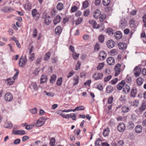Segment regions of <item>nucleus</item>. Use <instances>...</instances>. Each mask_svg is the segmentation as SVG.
<instances>
[{"instance_id": "1", "label": "nucleus", "mask_w": 146, "mask_h": 146, "mask_svg": "<svg viewBox=\"0 0 146 146\" xmlns=\"http://www.w3.org/2000/svg\"><path fill=\"white\" fill-rule=\"evenodd\" d=\"M121 66V64L118 63L115 66L114 69L115 71V73L114 74V75L115 76H117L120 72L121 71V69H120Z\"/></svg>"}, {"instance_id": "2", "label": "nucleus", "mask_w": 146, "mask_h": 146, "mask_svg": "<svg viewBox=\"0 0 146 146\" xmlns=\"http://www.w3.org/2000/svg\"><path fill=\"white\" fill-rule=\"evenodd\" d=\"M45 122V117H42L41 118L39 119L36 122V126L40 127Z\"/></svg>"}, {"instance_id": "3", "label": "nucleus", "mask_w": 146, "mask_h": 146, "mask_svg": "<svg viewBox=\"0 0 146 146\" xmlns=\"http://www.w3.org/2000/svg\"><path fill=\"white\" fill-rule=\"evenodd\" d=\"M27 61L23 59V57L21 56L20 58L19 61V65L21 67H23L25 66L27 62Z\"/></svg>"}, {"instance_id": "4", "label": "nucleus", "mask_w": 146, "mask_h": 146, "mask_svg": "<svg viewBox=\"0 0 146 146\" xmlns=\"http://www.w3.org/2000/svg\"><path fill=\"white\" fill-rule=\"evenodd\" d=\"M125 124L123 123H119L117 127L118 131L120 132H123L125 129Z\"/></svg>"}, {"instance_id": "5", "label": "nucleus", "mask_w": 146, "mask_h": 146, "mask_svg": "<svg viewBox=\"0 0 146 146\" xmlns=\"http://www.w3.org/2000/svg\"><path fill=\"white\" fill-rule=\"evenodd\" d=\"M106 44L108 48H111L114 46L115 43L113 40H110L107 41Z\"/></svg>"}, {"instance_id": "6", "label": "nucleus", "mask_w": 146, "mask_h": 146, "mask_svg": "<svg viewBox=\"0 0 146 146\" xmlns=\"http://www.w3.org/2000/svg\"><path fill=\"white\" fill-rule=\"evenodd\" d=\"M103 76L102 73H95L93 75L92 77L96 80L101 79Z\"/></svg>"}, {"instance_id": "7", "label": "nucleus", "mask_w": 146, "mask_h": 146, "mask_svg": "<svg viewBox=\"0 0 146 146\" xmlns=\"http://www.w3.org/2000/svg\"><path fill=\"white\" fill-rule=\"evenodd\" d=\"M134 74L136 77H137L139 75L141 71V68L138 67L136 66L134 70Z\"/></svg>"}, {"instance_id": "8", "label": "nucleus", "mask_w": 146, "mask_h": 146, "mask_svg": "<svg viewBox=\"0 0 146 146\" xmlns=\"http://www.w3.org/2000/svg\"><path fill=\"white\" fill-rule=\"evenodd\" d=\"M13 98L12 95L10 93H6L4 96L5 100L9 102L11 101Z\"/></svg>"}, {"instance_id": "9", "label": "nucleus", "mask_w": 146, "mask_h": 146, "mask_svg": "<svg viewBox=\"0 0 146 146\" xmlns=\"http://www.w3.org/2000/svg\"><path fill=\"white\" fill-rule=\"evenodd\" d=\"M127 22L125 19H122L120 21L119 23V28L122 29L125 28Z\"/></svg>"}, {"instance_id": "10", "label": "nucleus", "mask_w": 146, "mask_h": 146, "mask_svg": "<svg viewBox=\"0 0 146 146\" xmlns=\"http://www.w3.org/2000/svg\"><path fill=\"white\" fill-rule=\"evenodd\" d=\"M106 61L108 64L110 65H113L115 63V60L112 57H110L108 58Z\"/></svg>"}, {"instance_id": "11", "label": "nucleus", "mask_w": 146, "mask_h": 146, "mask_svg": "<svg viewBox=\"0 0 146 146\" xmlns=\"http://www.w3.org/2000/svg\"><path fill=\"white\" fill-rule=\"evenodd\" d=\"M119 48L120 50H125L127 47V44L123 42H120L118 44Z\"/></svg>"}, {"instance_id": "12", "label": "nucleus", "mask_w": 146, "mask_h": 146, "mask_svg": "<svg viewBox=\"0 0 146 146\" xmlns=\"http://www.w3.org/2000/svg\"><path fill=\"white\" fill-rule=\"evenodd\" d=\"M13 133L15 135H23L26 134L24 130H18L15 131H13Z\"/></svg>"}, {"instance_id": "13", "label": "nucleus", "mask_w": 146, "mask_h": 146, "mask_svg": "<svg viewBox=\"0 0 146 146\" xmlns=\"http://www.w3.org/2000/svg\"><path fill=\"white\" fill-rule=\"evenodd\" d=\"M99 59L101 60H104L106 56V54L104 51H100L99 53Z\"/></svg>"}, {"instance_id": "14", "label": "nucleus", "mask_w": 146, "mask_h": 146, "mask_svg": "<svg viewBox=\"0 0 146 146\" xmlns=\"http://www.w3.org/2000/svg\"><path fill=\"white\" fill-rule=\"evenodd\" d=\"M125 84V82L124 80H122L118 84L117 86V89L119 90H121L122 88L124 87Z\"/></svg>"}, {"instance_id": "15", "label": "nucleus", "mask_w": 146, "mask_h": 146, "mask_svg": "<svg viewBox=\"0 0 146 146\" xmlns=\"http://www.w3.org/2000/svg\"><path fill=\"white\" fill-rule=\"evenodd\" d=\"M142 127L139 125H137L135 128V132L137 133H141L142 131Z\"/></svg>"}, {"instance_id": "16", "label": "nucleus", "mask_w": 146, "mask_h": 146, "mask_svg": "<svg viewBox=\"0 0 146 146\" xmlns=\"http://www.w3.org/2000/svg\"><path fill=\"white\" fill-rule=\"evenodd\" d=\"M101 14V12L99 9H96L93 13L94 17L96 19L98 18Z\"/></svg>"}, {"instance_id": "17", "label": "nucleus", "mask_w": 146, "mask_h": 146, "mask_svg": "<svg viewBox=\"0 0 146 146\" xmlns=\"http://www.w3.org/2000/svg\"><path fill=\"white\" fill-rule=\"evenodd\" d=\"M15 79L12 78H8L5 81L6 84L9 85H11L13 84L15 82Z\"/></svg>"}, {"instance_id": "18", "label": "nucleus", "mask_w": 146, "mask_h": 146, "mask_svg": "<svg viewBox=\"0 0 146 146\" xmlns=\"http://www.w3.org/2000/svg\"><path fill=\"white\" fill-rule=\"evenodd\" d=\"M130 90V87L128 85H125L123 89V91L125 94H127L129 92Z\"/></svg>"}, {"instance_id": "19", "label": "nucleus", "mask_w": 146, "mask_h": 146, "mask_svg": "<svg viewBox=\"0 0 146 146\" xmlns=\"http://www.w3.org/2000/svg\"><path fill=\"white\" fill-rule=\"evenodd\" d=\"M61 19V18L60 15H58L54 18L53 20L54 24L56 25L58 23L60 22Z\"/></svg>"}, {"instance_id": "20", "label": "nucleus", "mask_w": 146, "mask_h": 146, "mask_svg": "<svg viewBox=\"0 0 146 146\" xmlns=\"http://www.w3.org/2000/svg\"><path fill=\"white\" fill-rule=\"evenodd\" d=\"M114 36L116 39H120L122 36V33L120 31H117L114 34Z\"/></svg>"}, {"instance_id": "21", "label": "nucleus", "mask_w": 146, "mask_h": 146, "mask_svg": "<svg viewBox=\"0 0 146 146\" xmlns=\"http://www.w3.org/2000/svg\"><path fill=\"white\" fill-rule=\"evenodd\" d=\"M136 89L134 87L133 88L131 92L130 96L131 97H135L136 94Z\"/></svg>"}, {"instance_id": "22", "label": "nucleus", "mask_w": 146, "mask_h": 146, "mask_svg": "<svg viewBox=\"0 0 146 146\" xmlns=\"http://www.w3.org/2000/svg\"><path fill=\"white\" fill-rule=\"evenodd\" d=\"M62 32L61 27L60 26H57L55 29V32L56 35H60Z\"/></svg>"}, {"instance_id": "23", "label": "nucleus", "mask_w": 146, "mask_h": 146, "mask_svg": "<svg viewBox=\"0 0 146 146\" xmlns=\"http://www.w3.org/2000/svg\"><path fill=\"white\" fill-rule=\"evenodd\" d=\"M143 79L141 77H138L136 80V82L137 84L139 86L141 85L143 83Z\"/></svg>"}, {"instance_id": "24", "label": "nucleus", "mask_w": 146, "mask_h": 146, "mask_svg": "<svg viewBox=\"0 0 146 146\" xmlns=\"http://www.w3.org/2000/svg\"><path fill=\"white\" fill-rule=\"evenodd\" d=\"M129 110V108L125 106H123L121 108L122 112L123 113H125L127 112Z\"/></svg>"}, {"instance_id": "25", "label": "nucleus", "mask_w": 146, "mask_h": 146, "mask_svg": "<svg viewBox=\"0 0 146 146\" xmlns=\"http://www.w3.org/2000/svg\"><path fill=\"white\" fill-rule=\"evenodd\" d=\"M113 87L111 86H108L106 88L107 92L108 93H111L113 91Z\"/></svg>"}, {"instance_id": "26", "label": "nucleus", "mask_w": 146, "mask_h": 146, "mask_svg": "<svg viewBox=\"0 0 146 146\" xmlns=\"http://www.w3.org/2000/svg\"><path fill=\"white\" fill-rule=\"evenodd\" d=\"M4 127L6 128L11 129L13 127V125L11 122H7L5 123Z\"/></svg>"}, {"instance_id": "27", "label": "nucleus", "mask_w": 146, "mask_h": 146, "mask_svg": "<svg viewBox=\"0 0 146 146\" xmlns=\"http://www.w3.org/2000/svg\"><path fill=\"white\" fill-rule=\"evenodd\" d=\"M102 143V140L100 138L98 139L96 141L95 143V146H100Z\"/></svg>"}, {"instance_id": "28", "label": "nucleus", "mask_w": 146, "mask_h": 146, "mask_svg": "<svg viewBox=\"0 0 146 146\" xmlns=\"http://www.w3.org/2000/svg\"><path fill=\"white\" fill-rule=\"evenodd\" d=\"M89 23L92 25L93 28L95 29L96 28V26L97 24L95 21L93 20H90L89 21Z\"/></svg>"}, {"instance_id": "29", "label": "nucleus", "mask_w": 146, "mask_h": 146, "mask_svg": "<svg viewBox=\"0 0 146 146\" xmlns=\"http://www.w3.org/2000/svg\"><path fill=\"white\" fill-rule=\"evenodd\" d=\"M63 4L62 3H59L57 6V8L59 11L61 10L63 8Z\"/></svg>"}, {"instance_id": "30", "label": "nucleus", "mask_w": 146, "mask_h": 146, "mask_svg": "<svg viewBox=\"0 0 146 146\" xmlns=\"http://www.w3.org/2000/svg\"><path fill=\"white\" fill-rule=\"evenodd\" d=\"M13 10V9L10 7H5L3 9V11L4 12H7L8 11Z\"/></svg>"}, {"instance_id": "31", "label": "nucleus", "mask_w": 146, "mask_h": 146, "mask_svg": "<svg viewBox=\"0 0 146 146\" xmlns=\"http://www.w3.org/2000/svg\"><path fill=\"white\" fill-rule=\"evenodd\" d=\"M99 41L101 43L103 42L104 40V37L103 35H99L98 37Z\"/></svg>"}, {"instance_id": "32", "label": "nucleus", "mask_w": 146, "mask_h": 146, "mask_svg": "<svg viewBox=\"0 0 146 146\" xmlns=\"http://www.w3.org/2000/svg\"><path fill=\"white\" fill-rule=\"evenodd\" d=\"M56 76L55 75L51 76L50 79V83H53L56 80Z\"/></svg>"}, {"instance_id": "33", "label": "nucleus", "mask_w": 146, "mask_h": 146, "mask_svg": "<svg viewBox=\"0 0 146 146\" xmlns=\"http://www.w3.org/2000/svg\"><path fill=\"white\" fill-rule=\"evenodd\" d=\"M99 17L100 21L101 22H102L106 19V15L105 14H103L100 16H99Z\"/></svg>"}, {"instance_id": "34", "label": "nucleus", "mask_w": 146, "mask_h": 146, "mask_svg": "<svg viewBox=\"0 0 146 146\" xmlns=\"http://www.w3.org/2000/svg\"><path fill=\"white\" fill-rule=\"evenodd\" d=\"M94 49V50L95 51L98 52L99 50L100 49V44L98 43H96L95 45Z\"/></svg>"}, {"instance_id": "35", "label": "nucleus", "mask_w": 146, "mask_h": 146, "mask_svg": "<svg viewBox=\"0 0 146 146\" xmlns=\"http://www.w3.org/2000/svg\"><path fill=\"white\" fill-rule=\"evenodd\" d=\"M109 129L107 128L104 129L103 132V135L104 137H106L108 136L109 134Z\"/></svg>"}, {"instance_id": "36", "label": "nucleus", "mask_w": 146, "mask_h": 146, "mask_svg": "<svg viewBox=\"0 0 146 146\" xmlns=\"http://www.w3.org/2000/svg\"><path fill=\"white\" fill-rule=\"evenodd\" d=\"M128 126L130 129H132L134 127V125L131 121H129L128 123Z\"/></svg>"}, {"instance_id": "37", "label": "nucleus", "mask_w": 146, "mask_h": 146, "mask_svg": "<svg viewBox=\"0 0 146 146\" xmlns=\"http://www.w3.org/2000/svg\"><path fill=\"white\" fill-rule=\"evenodd\" d=\"M110 3V0H103V5L106 6L108 5Z\"/></svg>"}, {"instance_id": "38", "label": "nucleus", "mask_w": 146, "mask_h": 146, "mask_svg": "<svg viewBox=\"0 0 146 146\" xmlns=\"http://www.w3.org/2000/svg\"><path fill=\"white\" fill-rule=\"evenodd\" d=\"M89 3L88 1L86 0L84 1L83 4V7L84 9H86L88 7Z\"/></svg>"}, {"instance_id": "39", "label": "nucleus", "mask_w": 146, "mask_h": 146, "mask_svg": "<svg viewBox=\"0 0 146 146\" xmlns=\"http://www.w3.org/2000/svg\"><path fill=\"white\" fill-rule=\"evenodd\" d=\"M51 21L50 17L49 16H46V25H48Z\"/></svg>"}, {"instance_id": "40", "label": "nucleus", "mask_w": 146, "mask_h": 146, "mask_svg": "<svg viewBox=\"0 0 146 146\" xmlns=\"http://www.w3.org/2000/svg\"><path fill=\"white\" fill-rule=\"evenodd\" d=\"M79 78L78 76H76L74 79V82L73 83L74 86L77 85L79 82Z\"/></svg>"}, {"instance_id": "41", "label": "nucleus", "mask_w": 146, "mask_h": 146, "mask_svg": "<svg viewBox=\"0 0 146 146\" xmlns=\"http://www.w3.org/2000/svg\"><path fill=\"white\" fill-rule=\"evenodd\" d=\"M62 78L60 77L57 80L56 82V84L58 86H60L62 84Z\"/></svg>"}, {"instance_id": "42", "label": "nucleus", "mask_w": 146, "mask_h": 146, "mask_svg": "<svg viewBox=\"0 0 146 146\" xmlns=\"http://www.w3.org/2000/svg\"><path fill=\"white\" fill-rule=\"evenodd\" d=\"M79 56V54L76 53V52H74L73 53L72 56L75 60H77Z\"/></svg>"}, {"instance_id": "43", "label": "nucleus", "mask_w": 146, "mask_h": 146, "mask_svg": "<svg viewBox=\"0 0 146 146\" xmlns=\"http://www.w3.org/2000/svg\"><path fill=\"white\" fill-rule=\"evenodd\" d=\"M55 143V139L52 137L50 140V146H54Z\"/></svg>"}, {"instance_id": "44", "label": "nucleus", "mask_w": 146, "mask_h": 146, "mask_svg": "<svg viewBox=\"0 0 146 146\" xmlns=\"http://www.w3.org/2000/svg\"><path fill=\"white\" fill-rule=\"evenodd\" d=\"M81 64V63L79 61H78L76 65V67L75 69L76 70H77L80 69V67Z\"/></svg>"}, {"instance_id": "45", "label": "nucleus", "mask_w": 146, "mask_h": 146, "mask_svg": "<svg viewBox=\"0 0 146 146\" xmlns=\"http://www.w3.org/2000/svg\"><path fill=\"white\" fill-rule=\"evenodd\" d=\"M37 13V10L36 9H34L32 11V15L33 17L36 15Z\"/></svg>"}, {"instance_id": "46", "label": "nucleus", "mask_w": 146, "mask_h": 146, "mask_svg": "<svg viewBox=\"0 0 146 146\" xmlns=\"http://www.w3.org/2000/svg\"><path fill=\"white\" fill-rule=\"evenodd\" d=\"M40 84L44 83L46 82V78L45 75H42L41 76L40 79Z\"/></svg>"}, {"instance_id": "47", "label": "nucleus", "mask_w": 146, "mask_h": 146, "mask_svg": "<svg viewBox=\"0 0 146 146\" xmlns=\"http://www.w3.org/2000/svg\"><path fill=\"white\" fill-rule=\"evenodd\" d=\"M104 64L103 63L99 64L98 65L97 67V69L98 70H100L102 69L104 67Z\"/></svg>"}, {"instance_id": "48", "label": "nucleus", "mask_w": 146, "mask_h": 146, "mask_svg": "<svg viewBox=\"0 0 146 146\" xmlns=\"http://www.w3.org/2000/svg\"><path fill=\"white\" fill-rule=\"evenodd\" d=\"M40 71V70L39 68H36L33 72V74L35 75H37L38 74Z\"/></svg>"}, {"instance_id": "49", "label": "nucleus", "mask_w": 146, "mask_h": 146, "mask_svg": "<svg viewBox=\"0 0 146 146\" xmlns=\"http://www.w3.org/2000/svg\"><path fill=\"white\" fill-rule=\"evenodd\" d=\"M46 95L50 97H53L55 95L54 93L52 92H46Z\"/></svg>"}, {"instance_id": "50", "label": "nucleus", "mask_w": 146, "mask_h": 146, "mask_svg": "<svg viewBox=\"0 0 146 146\" xmlns=\"http://www.w3.org/2000/svg\"><path fill=\"white\" fill-rule=\"evenodd\" d=\"M83 19L82 18H79L76 21L75 24L76 25H78L81 23Z\"/></svg>"}, {"instance_id": "51", "label": "nucleus", "mask_w": 146, "mask_h": 146, "mask_svg": "<svg viewBox=\"0 0 146 146\" xmlns=\"http://www.w3.org/2000/svg\"><path fill=\"white\" fill-rule=\"evenodd\" d=\"M113 98L112 96L109 97L108 99V104H111L113 102Z\"/></svg>"}, {"instance_id": "52", "label": "nucleus", "mask_w": 146, "mask_h": 146, "mask_svg": "<svg viewBox=\"0 0 146 146\" xmlns=\"http://www.w3.org/2000/svg\"><path fill=\"white\" fill-rule=\"evenodd\" d=\"M30 111L33 114H36L37 112V111L36 108L30 110Z\"/></svg>"}, {"instance_id": "53", "label": "nucleus", "mask_w": 146, "mask_h": 146, "mask_svg": "<svg viewBox=\"0 0 146 146\" xmlns=\"http://www.w3.org/2000/svg\"><path fill=\"white\" fill-rule=\"evenodd\" d=\"M89 14V10L88 9H86L84 12V15L85 17H87L88 15Z\"/></svg>"}, {"instance_id": "54", "label": "nucleus", "mask_w": 146, "mask_h": 146, "mask_svg": "<svg viewBox=\"0 0 146 146\" xmlns=\"http://www.w3.org/2000/svg\"><path fill=\"white\" fill-rule=\"evenodd\" d=\"M25 7L27 9L29 10L31 8V5L30 4H27L25 5Z\"/></svg>"}, {"instance_id": "55", "label": "nucleus", "mask_w": 146, "mask_h": 146, "mask_svg": "<svg viewBox=\"0 0 146 146\" xmlns=\"http://www.w3.org/2000/svg\"><path fill=\"white\" fill-rule=\"evenodd\" d=\"M111 75L109 76L104 78V81L105 82H107L109 81L111 78Z\"/></svg>"}, {"instance_id": "56", "label": "nucleus", "mask_w": 146, "mask_h": 146, "mask_svg": "<svg viewBox=\"0 0 146 146\" xmlns=\"http://www.w3.org/2000/svg\"><path fill=\"white\" fill-rule=\"evenodd\" d=\"M77 9V7L76 6H74L71 8V11L72 12H75Z\"/></svg>"}, {"instance_id": "57", "label": "nucleus", "mask_w": 146, "mask_h": 146, "mask_svg": "<svg viewBox=\"0 0 146 146\" xmlns=\"http://www.w3.org/2000/svg\"><path fill=\"white\" fill-rule=\"evenodd\" d=\"M37 31L36 29H35L33 31V36L34 38L36 37L37 35Z\"/></svg>"}, {"instance_id": "58", "label": "nucleus", "mask_w": 146, "mask_h": 146, "mask_svg": "<svg viewBox=\"0 0 146 146\" xmlns=\"http://www.w3.org/2000/svg\"><path fill=\"white\" fill-rule=\"evenodd\" d=\"M124 142L123 140H119L117 142V145L119 146H122L123 145Z\"/></svg>"}, {"instance_id": "59", "label": "nucleus", "mask_w": 146, "mask_h": 146, "mask_svg": "<svg viewBox=\"0 0 146 146\" xmlns=\"http://www.w3.org/2000/svg\"><path fill=\"white\" fill-rule=\"evenodd\" d=\"M34 126L33 125H30L27 126L25 128L27 130H31Z\"/></svg>"}, {"instance_id": "60", "label": "nucleus", "mask_w": 146, "mask_h": 146, "mask_svg": "<svg viewBox=\"0 0 146 146\" xmlns=\"http://www.w3.org/2000/svg\"><path fill=\"white\" fill-rule=\"evenodd\" d=\"M77 111H79L81 110H84V108L83 106H78L76 107Z\"/></svg>"}, {"instance_id": "61", "label": "nucleus", "mask_w": 146, "mask_h": 146, "mask_svg": "<svg viewBox=\"0 0 146 146\" xmlns=\"http://www.w3.org/2000/svg\"><path fill=\"white\" fill-rule=\"evenodd\" d=\"M70 117L72 119L74 120H76V115L73 113H72L70 114Z\"/></svg>"}, {"instance_id": "62", "label": "nucleus", "mask_w": 146, "mask_h": 146, "mask_svg": "<svg viewBox=\"0 0 146 146\" xmlns=\"http://www.w3.org/2000/svg\"><path fill=\"white\" fill-rule=\"evenodd\" d=\"M97 88L99 90H102L103 89V86L101 84H99L97 86Z\"/></svg>"}, {"instance_id": "63", "label": "nucleus", "mask_w": 146, "mask_h": 146, "mask_svg": "<svg viewBox=\"0 0 146 146\" xmlns=\"http://www.w3.org/2000/svg\"><path fill=\"white\" fill-rule=\"evenodd\" d=\"M74 73V72L73 71H72L71 72H70L68 73V74L67 76V78H68L71 77L72 76H73Z\"/></svg>"}, {"instance_id": "64", "label": "nucleus", "mask_w": 146, "mask_h": 146, "mask_svg": "<svg viewBox=\"0 0 146 146\" xmlns=\"http://www.w3.org/2000/svg\"><path fill=\"white\" fill-rule=\"evenodd\" d=\"M19 73V70H17V71L15 74L14 76L12 77L13 78L15 79H15L17 78Z\"/></svg>"}]
</instances>
